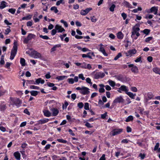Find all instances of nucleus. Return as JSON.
Here are the masks:
<instances>
[{"instance_id":"obj_61","label":"nucleus","mask_w":160,"mask_h":160,"mask_svg":"<svg viewBox=\"0 0 160 160\" xmlns=\"http://www.w3.org/2000/svg\"><path fill=\"white\" fill-rule=\"evenodd\" d=\"M32 25V22L28 21L27 23V26H31Z\"/></svg>"},{"instance_id":"obj_24","label":"nucleus","mask_w":160,"mask_h":160,"mask_svg":"<svg viewBox=\"0 0 160 160\" xmlns=\"http://www.w3.org/2000/svg\"><path fill=\"white\" fill-rule=\"evenodd\" d=\"M6 2L4 1H2L1 2L0 8L2 9L6 7Z\"/></svg>"},{"instance_id":"obj_32","label":"nucleus","mask_w":160,"mask_h":160,"mask_svg":"<svg viewBox=\"0 0 160 160\" xmlns=\"http://www.w3.org/2000/svg\"><path fill=\"white\" fill-rule=\"evenodd\" d=\"M6 108V105L5 104L0 105V111H4Z\"/></svg>"},{"instance_id":"obj_64","label":"nucleus","mask_w":160,"mask_h":160,"mask_svg":"<svg viewBox=\"0 0 160 160\" xmlns=\"http://www.w3.org/2000/svg\"><path fill=\"white\" fill-rule=\"evenodd\" d=\"M105 155L104 154H103L102 156L100 158L99 160H106L105 158Z\"/></svg>"},{"instance_id":"obj_30","label":"nucleus","mask_w":160,"mask_h":160,"mask_svg":"<svg viewBox=\"0 0 160 160\" xmlns=\"http://www.w3.org/2000/svg\"><path fill=\"white\" fill-rule=\"evenodd\" d=\"M20 63L22 66H24L26 65L25 60V59L22 58H20Z\"/></svg>"},{"instance_id":"obj_54","label":"nucleus","mask_w":160,"mask_h":160,"mask_svg":"<svg viewBox=\"0 0 160 160\" xmlns=\"http://www.w3.org/2000/svg\"><path fill=\"white\" fill-rule=\"evenodd\" d=\"M159 144L158 142L156 143V145L155 146L154 148V150L155 151H156L158 149V148L159 147Z\"/></svg>"},{"instance_id":"obj_14","label":"nucleus","mask_w":160,"mask_h":160,"mask_svg":"<svg viewBox=\"0 0 160 160\" xmlns=\"http://www.w3.org/2000/svg\"><path fill=\"white\" fill-rule=\"evenodd\" d=\"M44 80L43 79H42L41 78H39L37 79H36L35 81L36 84H38L40 83H41L42 84H43L44 83Z\"/></svg>"},{"instance_id":"obj_11","label":"nucleus","mask_w":160,"mask_h":160,"mask_svg":"<svg viewBox=\"0 0 160 160\" xmlns=\"http://www.w3.org/2000/svg\"><path fill=\"white\" fill-rule=\"evenodd\" d=\"M81 67L83 68L90 69L92 68V66L90 64H87L85 62L82 63V66Z\"/></svg>"},{"instance_id":"obj_19","label":"nucleus","mask_w":160,"mask_h":160,"mask_svg":"<svg viewBox=\"0 0 160 160\" xmlns=\"http://www.w3.org/2000/svg\"><path fill=\"white\" fill-rule=\"evenodd\" d=\"M140 30L139 28L137 27L135 28H133V31L132 32L131 37H132L133 36L136 34L137 32H138Z\"/></svg>"},{"instance_id":"obj_37","label":"nucleus","mask_w":160,"mask_h":160,"mask_svg":"<svg viewBox=\"0 0 160 160\" xmlns=\"http://www.w3.org/2000/svg\"><path fill=\"white\" fill-rule=\"evenodd\" d=\"M146 155L145 154H142L140 153L138 156L139 157H140L141 159L142 160L144 159Z\"/></svg>"},{"instance_id":"obj_8","label":"nucleus","mask_w":160,"mask_h":160,"mask_svg":"<svg viewBox=\"0 0 160 160\" xmlns=\"http://www.w3.org/2000/svg\"><path fill=\"white\" fill-rule=\"evenodd\" d=\"M124 99L121 96H120L117 98L113 101L114 103H123L124 102Z\"/></svg>"},{"instance_id":"obj_3","label":"nucleus","mask_w":160,"mask_h":160,"mask_svg":"<svg viewBox=\"0 0 160 160\" xmlns=\"http://www.w3.org/2000/svg\"><path fill=\"white\" fill-rule=\"evenodd\" d=\"M35 35L30 33L28 35L27 37L25 38L23 42L24 43H27L29 41L31 40L32 38H35Z\"/></svg>"},{"instance_id":"obj_4","label":"nucleus","mask_w":160,"mask_h":160,"mask_svg":"<svg viewBox=\"0 0 160 160\" xmlns=\"http://www.w3.org/2000/svg\"><path fill=\"white\" fill-rule=\"evenodd\" d=\"M122 131V129H116L113 130L110 132V134L112 135V136H114L115 135L120 134Z\"/></svg>"},{"instance_id":"obj_56","label":"nucleus","mask_w":160,"mask_h":160,"mask_svg":"<svg viewBox=\"0 0 160 160\" xmlns=\"http://www.w3.org/2000/svg\"><path fill=\"white\" fill-rule=\"evenodd\" d=\"M78 77L80 78L82 80H84L85 79V78L83 77V75L82 74H79Z\"/></svg>"},{"instance_id":"obj_21","label":"nucleus","mask_w":160,"mask_h":160,"mask_svg":"<svg viewBox=\"0 0 160 160\" xmlns=\"http://www.w3.org/2000/svg\"><path fill=\"white\" fill-rule=\"evenodd\" d=\"M99 50L100 52H101L104 56H107L108 55V54L106 52L104 48L100 47Z\"/></svg>"},{"instance_id":"obj_22","label":"nucleus","mask_w":160,"mask_h":160,"mask_svg":"<svg viewBox=\"0 0 160 160\" xmlns=\"http://www.w3.org/2000/svg\"><path fill=\"white\" fill-rule=\"evenodd\" d=\"M67 76H58L56 78V79L58 80H62L67 78Z\"/></svg>"},{"instance_id":"obj_16","label":"nucleus","mask_w":160,"mask_h":160,"mask_svg":"<svg viewBox=\"0 0 160 160\" xmlns=\"http://www.w3.org/2000/svg\"><path fill=\"white\" fill-rule=\"evenodd\" d=\"M48 121L49 119L48 118H44L43 119H41L38 121V124H42L48 122Z\"/></svg>"},{"instance_id":"obj_27","label":"nucleus","mask_w":160,"mask_h":160,"mask_svg":"<svg viewBox=\"0 0 160 160\" xmlns=\"http://www.w3.org/2000/svg\"><path fill=\"white\" fill-rule=\"evenodd\" d=\"M153 71L156 73L160 75V69L158 68H155L153 69Z\"/></svg>"},{"instance_id":"obj_29","label":"nucleus","mask_w":160,"mask_h":160,"mask_svg":"<svg viewBox=\"0 0 160 160\" xmlns=\"http://www.w3.org/2000/svg\"><path fill=\"white\" fill-rule=\"evenodd\" d=\"M61 47L60 44L56 45L54 46L51 49V52H52L56 50V48Z\"/></svg>"},{"instance_id":"obj_25","label":"nucleus","mask_w":160,"mask_h":160,"mask_svg":"<svg viewBox=\"0 0 160 160\" xmlns=\"http://www.w3.org/2000/svg\"><path fill=\"white\" fill-rule=\"evenodd\" d=\"M117 38L119 39H122L123 37V35L121 32H119L117 33Z\"/></svg>"},{"instance_id":"obj_18","label":"nucleus","mask_w":160,"mask_h":160,"mask_svg":"<svg viewBox=\"0 0 160 160\" xmlns=\"http://www.w3.org/2000/svg\"><path fill=\"white\" fill-rule=\"evenodd\" d=\"M119 90L125 92H127L128 91V89L127 87L124 85L121 86L119 88Z\"/></svg>"},{"instance_id":"obj_52","label":"nucleus","mask_w":160,"mask_h":160,"mask_svg":"<svg viewBox=\"0 0 160 160\" xmlns=\"http://www.w3.org/2000/svg\"><path fill=\"white\" fill-rule=\"evenodd\" d=\"M121 16L122 17L124 20H125L127 17V14L125 13H122L121 14Z\"/></svg>"},{"instance_id":"obj_51","label":"nucleus","mask_w":160,"mask_h":160,"mask_svg":"<svg viewBox=\"0 0 160 160\" xmlns=\"http://www.w3.org/2000/svg\"><path fill=\"white\" fill-rule=\"evenodd\" d=\"M11 31V30L10 28H8L5 31L4 33L6 35L8 34Z\"/></svg>"},{"instance_id":"obj_49","label":"nucleus","mask_w":160,"mask_h":160,"mask_svg":"<svg viewBox=\"0 0 160 160\" xmlns=\"http://www.w3.org/2000/svg\"><path fill=\"white\" fill-rule=\"evenodd\" d=\"M78 106L80 108H82L83 107V104L82 102H79L78 103Z\"/></svg>"},{"instance_id":"obj_26","label":"nucleus","mask_w":160,"mask_h":160,"mask_svg":"<svg viewBox=\"0 0 160 160\" xmlns=\"http://www.w3.org/2000/svg\"><path fill=\"white\" fill-rule=\"evenodd\" d=\"M34 58H42V56L40 53L36 52L34 54Z\"/></svg>"},{"instance_id":"obj_50","label":"nucleus","mask_w":160,"mask_h":160,"mask_svg":"<svg viewBox=\"0 0 160 160\" xmlns=\"http://www.w3.org/2000/svg\"><path fill=\"white\" fill-rule=\"evenodd\" d=\"M68 80L69 83L70 84H72L74 82V80L72 78H68Z\"/></svg>"},{"instance_id":"obj_41","label":"nucleus","mask_w":160,"mask_h":160,"mask_svg":"<svg viewBox=\"0 0 160 160\" xmlns=\"http://www.w3.org/2000/svg\"><path fill=\"white\" fill-rule=\"evenodd\" d=\"M16 11V9L13 8H10L8 9V11L12 14H14Z\"/></svg>"},{"instance_id":"obj_36","label":"nucleus","mask_w":160,"mask_h":160,"mask_svg":"<svg viewBox=\"0 0 160 160\" xmlns=\"http://www.w3.org/2000/svg\"><path fill=\"white\" fill-rule=\"evenodd\" d=\"M82 57L83 58L88 57L90 59H92V57L91 55L88 54V53L87 54H83L82 55Z\"/></svg>"},{"instance_id":"obj_40","label":"nucleus","mask_w":160,"mask_h":160,"mask_svg":"<svg viewBox=\"0 0 160 160\" xmlns=\"http://www.w3.org/2000/svg\"><path fill=\"white\" fill-rule=\"evenodd\" d=\"M109 84L112 87H114L115 85V83L112 80H109L108 81Z\"/></svg>"},{"instance_id":"obj_58","label":"nucleus","mask_w":160,"mask_h":160,"mask_svg":"<svg viewBox=\"0 0 160 160\" xmlns=\"http://www.w3.org/2000/svg\"><path fill=\"white\" fill-rule=\"evenodd\" d=\"M107 112H105L104 114L101 115V118L102 119H104L107 116Z\"/></svg>"},{"instance_id":"obj_60","label":"nucleus","mask_w":160,"mask_h":160,"mask_svg":"<svg viewBox=\"0 0 160 160\" xmlns=\"http://www.w3.org/2000/svg\"><path fill=\"white\" fill-rule=\"evenodd\" d=\"M131 90L134 92H136L137 91V88L135 87H132L131 88Z\"/></svg>"},{"instance_id":"obj_63","label":"nucleus","mask_w":160,"mask_h":160,"mask_svg":"<svg viewBox=\"0 0 160 160\" xmlns=\"http://www.w3.org/2000/svg\"><path fill=\"white\" fill-rule=\"evenodd\" d=\"M62 1L63 0H60L58 1L56 3V5L57 6H59L61 3L62 2Z\"/></svg>"},{"instance_id":"obj_1","label":"nucleus","mask_w":160,"mask_h":160,"mask_svg":"<svg viewBox=\"0 0 160 160\" xmlns=\"http://www.w3.org/2000/svg\"><path fill=\"white\" fill-rule=\"evenodd\" d=\"M17 42H14V45L11 52V55L10 57V59L12 60L14 58L17 53Z\"/></svg>"},{"instance_id":"obj_33","label":"nucleus","mask_w":160,"mask_h":160,"mask_svg":"<svg viewBox=\"0 0 160 160\" xmlns=\"http://www.w3.org/2000/svg\"><path fill=\"white\" fill-rule=\"evenodd\" d=\"M32 95L35 96L38 94V92L36 91H32L30 92Z\"/></svg>"},{"instance_id":"obj_34","label":"nucleus","mask_w":160,"mask_h":160,"mask_svg":"<svg viewBox=\"0 0 160 160\" xmlns=\"http://www.w3.org/2000/svg\"><path fill=\"white\" fill-rule=\"evenodd\" d=\"M51 10L53 11L55 13H57L58 12V10L57 9V8L55 7H53L51 8Z\"/></svg>"},{"instance_id":"obj_17","label":"nucleus","mask_w":160,"mask_h":160,"mask_svg":"<svg viewBox=\"0 0 160 160\" xmlns=\"http://www.w3.org/2000/svg\"><path fill=\"white\" fill-rule=\"evenodd\" d=\"M43 112L45 116L47 117H49L51 115V113L48 111L43 110Z\"/></svg>"},{"instance_id":"obj_39","label":"nucleus","mask_w":160,"mask_h":160,"mask_svg":"<svg viewBox=\"0 0 160 160\" xmlns=\"http://www.w3.org/2000/svg\"><path fill=\"white\" fill-rule=\"evenodd\" d=\"M91 20L92 22H95L97 20V19L95 18L94 16L91 17Z\"/></svg>"},{"instance_id":"obj_20","label":"nucleus","mask_w":160,"mask_h":160,"mask_svg":"<svg viewBox=\"0 0 160 160\" xmlns=\"http://www.w3.org/2000/svg\"><path fill=\"white\" fill-rule=\"evenodd\" d=\"M14 155L17 160H20V154L18 152H15L14 153Z\"/></svg>"},{"instance_id":"obj_53","label":"nucleus","mask_w":160,"mask_h":160,"mask_svg":"<svg viewBox=\"0 0 160 160\" xmlns=\"http://www.w3.org/2000/svg\"><path fill=\"white\" fill-rule=\"evenodd\" d=\"M152 37H148L146 39L145 41L146 42H148L150 40H151L152 39Z\"/></svg>"},{"instance_id":"obj_38","label":"nucleus","mask_w":160,"mask_h":160,"mask_svg":"<svg viewBox=\"0 0 160 160\" xmlns=\"http://www.w3.org/2000/svg\"><path fill=\"white\" fill-rule=\"evenodd\" d=\"M116 6L114 4H112L109 8V10L111 12H113L114 11V8H115Z\"/></svg>"},{"instance_id":"obj_43","label":"nucleus","mask_w":160,"mask_h":160,"mask_svg":"<svg viewBox=\"0 0 160 160\" xmlns=\"http://www.w3.org/2000/svg\"><path fill=\"white\" fill-rule=\"evenodd\" d=\"M57 141L59 142H62L63 143H66L67 142V141L64 140L62 139H57Z\"/></svg>"},{"instance_id":"obj_47","label":"nucleus","mask_w":160,"mask_h":160,"mask_svg":"<svg viewBox=\"0 0 160 160\" xmlns=\"http://www.w3.org/2000/svg\"><path fill=\"white\" fill-rule=\"evenodd\" d=\"M60 22L64 24V26L66 27H67L68 26V24H67L66 22L64 21L63 20H61L60 21Z\"/></svg>"},{"instance_id":"obj_23","label":"nucleus","mask_w":160,"mask_h":160,"mask_svg":"<svg viewBox=\"0 0 160 160\" xmlns=\"http://www.w3.org/2000/svg\"><path fill=\"white\" fill-rule=\"evenodd\" d=\"M126 93L130 98L132 99H134V97L136 95L135 94H133V93L130 92H127Z\"/></svg>"},{"instance_id":"obj_45","label":"nucleus","mask_w":160,"mask_h":160,"mask_svg":"<svg viewBox=\"0 0 160 160\" xmlns=\"http://www.w3.org/2000/svg\"><path fill=\"white\" fill-rule=\"evenodd\" d=\"M30 88L31 89H39V88L38 87L34 85H31L30 87Z\"/></svg>"},{"instance_id":"obj_12","label":"nucleus","mask_w":160,"mask_h":160,"mask_svg":"<svg viewBox=\"0 0 160 160\" xmlns=\"http://www.w3.org/2000/svg\"><path fill=\"white\" fill-rule=\"evenodd\" d=\"M55 28L56 29L58 30V32H61L65 31V29L62 28V26L58 25H56Z\"/></svg>"},{"instance_id":"obj_31","label":"nucleus","mask_w":160,"mask_h":160,"mask_svg":"<svg viewBox=\"0 0 160 160\" xmlns=\"http://www.w3.org/2000/svg\"><path fill=\"white\" fill-rule=\"evenodd\" d=\"M133 117L132 116L130 115L125 120V121L126 122H129L130 121H132L133 120Z\"/></svg>"},{"instance_id":"obj_59","label":"nucleus","mask_w":160,"mask_h":160,"mask_svg":"<svg viewBox=\"0 0 160 160\" xmlns=\"http://www.w3.org/2000/svg\"><path fill=\"white\" fill-rule=\"evenodd\" d=\"M47 85L49 87H53L54 86V84L53 83L48 82L47 83Z\"/></svg>"},{"instance_id":"obj_13","label":"nucleus","mask_w":160,"mask_h":160,"mask_svg":"<svg viewBox=\"0 0 160 160\" xmlns=\"http://www.w3.org/2000/svg\"><path fill=\"white\" fill-rule=\"evenodd\" d=\"M158 7L154 6L151 8V12H154V14H157Z\"/></svg>"},{"instance_id":"obj_62","label":"nucleus","mask_w":160,"mask_h":160,"mask_svg":"<svg viewBox=\"0 0 160 160\" xmlns=\"http://www.w3.org/2000/svg\"><path fill=\"white\" fill-rule=\"evenodd\" d=\"M105 88L108 91L110 90L111 89V87L108 85H106L105 86Z\"/></svg>"},{"instance_id":"obj_2","label":"nucleus","mask_w":160,"mask_h":160,"mask_svg":"<svg viewBox=\"0 0 160 160\" xmlns=\"http://www.w3.org/2000/svg\"><path fill=\"white\" fill-rule=\"evenodd\" d=\"M10 99V103L12 105H15L17 107H19L21 104V101L18 98H11Z\"/></svg>"},{"instance_id":"obj_57","label":"nucleus","mask_w":160,"mask_h":160,"mask_svg":"<svg viewBox=\"0 0 160 160\" xmlns=\"http://www.w3.org/2000/svg\"><path fill=\"white\" fill-rule=\"evenodd\" d=\"M57 32L56 29H53L51 32V34L52 35H54Z\"/></svg>"},{"instance_id":"obj_44","label":"nucleus","mask_w":160,"mask_h":160,"mask_svg":"<svg viewBox=\"0 0 160 160\" xmlns=\"http://www.w3.org/2000/svg\"><path fill=\"white\" fill-rule=\"evenodd\" d=\"M122 56V54L121 53H119L115 57L114 60H117L118 58Z\"/></svg>"},{"instance_id":"obj_5","label":"nucleus","mask_w":160,"mask_h":160,"mask_svg":"<svg viewBox=\"0 0 160 160\" xmlns=\"http://www.w3.org/2000/svg\"><path fill=\"white\" fill-rule=\"evenodd\" d=\"M105 76V74L102 72H96L94 75V78L95 79H98L99 78H103Z\"/></svg>"},{"instance_id":"obj_10","label":"nucleus","mask_w":160,"mask_h":160,"mask_svg":"<svg viewBox=\"0 0 160 160\" xmlns=\"http://www.w3.org/2000/svg\"><path fill=\"white\" fill-rule=\"evenodd\" d=\"M92 9L91 8H87L85 10L81 11L80 14L83 16H85L87 15L91 10Z\"/></svg>"},{"instance_id":"obj_42","label":"nucleus","mask_w":160,"mask_h":160,"mask_svg":"<svg viewBox=\"0 0 160 160\" xmlns=\"http://www.w3.org/2000/svg\"><path fill=\"white\" fill-rule=\"evenodd\" d=\"M39 37L40 38H42L44 39L48 40L49 39V38L47 36H43L42 35H40Z\"/></svg>"},{"instance_id":"obj_46","label":"nucleus","mask_w":160,"mask_h":160,"mask_svg":"<svg viewBox=\"0 0 160 160\" xmlns=\"http://www.w3.org/2000/svg\"><path fill=\"white\" fill-rule=\"evenodd\" d=\"M84 108L85 109L87 110L89 109V104L88 103H85L84 105Z\"/></svg>"},{"instance_id":"obj_28","label":"nucleus","mask_w":160,"mask_h":160,"mask_svg":"<svg viewBox=\"0 0 160 160\" xmlns=\"http://www.w3.org/2000/svg\"><path fill=\"white\" fill-rule=\"evenodd\" d=\"M6 90L3 89L2 86L0 87V97L4 94L6 92Z\"/></svg>"},{"instance_id":"obj_15","label":"nucleus","mask_w":160,"mask_h":160,"mask_svg":"<svg viewBox=\"0 0 160 160\" xmlns=\"http://www.w3.org/2000/svg\"><path fill=\"white\" fill-rule=\"evenodd\" d=\"M51 110L52 112V116H56L58 113L59 111L57 109L52 108Z\"/></svg>"},{"instance_id":"obj_55","label":"nucleus","mask_w":160,"mask_h":160,"mask_svg":"<svg viewBox=\"0 0 160 160\" xmlns=\"http://www.w3.org/2000/svg\"><path fill=\"white\" fill-rule=\"evenodd\" d=\"M85 125L87 127L89 128H91L92 127V126L88 122H87Z\"/></svg>"},{"instance_id":"obj_6","label":"nucleus","mask_w":160,"mask_h":160,"mask_svg":"<svg viewBox=\"0 0 160 160\" xmlns=\"http://www.w3.org/2000/svg\"><path fill=\"white\" fill-rule=\"evenodd\" d=\"M129 68H132L131 71L134 73H138V67L133 64H129L128 65Z\"/></svg>"},{"instance_id":"obj_9","label":"nucleus","mask_w":160,"mask_h":160,"mask_svg":"<svg viewBox=\"0 0 160 160\" xmlns=\"http://www.w3.org/2000/svg\"><path fill=\"white\" fill-rule=\"evenodd\" d=\"M137 51L135 49H132L128 51L125 53V55L127 56H131L133 54H135Z\"/></svg>"},{"instance_id":"obj_35","label":"nucleus","mask_w":160,"mask_h":160,"mask_svg":"<svg viewBox=\"0 0 160 160\" xmlns=\"http://www.w3.org/2000/svg\"><path fill=\"white\" fill-rule=\"evenodd\" d=\"M124 5L127 7L132 8V7L131 5L129 4V3L127 1H125L124 2Z\"/></svg>"},{"instance_id":"obj_7","label":"nucleus","mask_w":160,"mask_h":160,"mask_svg":"<svg viewBox=\"0 0 160 160\" xmlns=\"http://www.w3.org/2000/svg\"><path fill=\"white\" fill-rule=\"evenodd\" d=\"M89 90V89L88 88L83 86L82 91H80V92L83 95H87L90 93Z\"/></svg>"},{"instance_id":"obj_48","label":"nucleus","mask_w":160,"mask_h":160,"mask_svg":"<svg viewBox=\"0 0 160 160\" xmlns=\"http://www.w3.org/2000/svg\"><path fill=\"white\" fill-rule=\"evenodd\" d=\"M150 32V30L148 29H145L143 31V32L146 35H148Z\"/></svg>"}]
</instances>
